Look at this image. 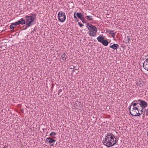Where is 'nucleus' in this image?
Listing matches in <instances>:
<instances>
[{
    "mask_svg": "<svg viewBox=\"0 0 148 148\" xmlns=\"http://www.w3.org/2000/svg\"><path fill=\"white\" fill-rule=\"evenodd\" d=\"M62 89H59V90L58 92V95H62V94H61L60 93L61 92H62Z\"/></svg>",
    "mask_w": 148,
    "mask_h": 148,
    "instance_id": "b1692460",
    "label": "nucleus"
},
{
    "mask_svg": "<svg viewBox=\"0 0 148 148\" xmlns=\"http://www.w3.org/2000/svg\"><path fill=\"white\" fill-rule=\"evenodd\" d=\"M112 148H117V147H113Z\"/></svg>",
    "mask_w": 148,
    "mask_h": 148,
    "instance_id": "c9c22d12",
    "label": "nucleus"
},
{
    "mask_svg": "<svg viewBox=\"0 0 148 148\" xmlns=\"http://www.w3.org/2000/svg\"><path fill=\"white\" fill-rule=\"evenodd\" d=\"M14 27H15L12 24L10 26V28L11 29H14Z\"/></svg>",
    "mask_w": 148,
    "mask_h": 148,
    "instance_id": "393cba45",
    "label": "nucleus"
},
{
    "mask_svg": "<svg viewBox=\"0 0 148 148\" xmlns=\"http://www.w3.org/2000/svg\"><path fill=\"white\" fill-rule=\"evenodd\" d=\"M58 18L61 22H64L66 19V15L65 13L62 11L60 12L58 14Z\"/></svg>",
    "mask_w": 148,
    "mask_h": 148,
    "instance_id": "39448f33",
    "label": "nucleus"
},
{
    "mask_svg": "<svg viewBox=\"0 0 148 148\" xmlns=\"http://www.w3.org/2000/svg\"><path fill=\"white\" fill-rule=\"evenodd\" d=\"M144 108H140V112H139V111H138L137 115H136V116H140L143 114V112H144V111H143Z\"/></svg>",
    "mask_w": 148,
    "mask_h": 148,
    "instance_id": "2eb2a0df",
    "label": "nucleus"
},
{
    "mask_svg": "<svg viewBox=\"0 0 148 148\" xmlns=\"http://www.w3.org/2000/svg\"><path fill=\"white\" fill-rule=\"evenodd\" d=\"M75 71H76V74H77V73H78V71H77L78 70V69H75Z\"/></svg>",
    "mask_w": 148,
    "mask_h": 148,
    "instance_id": "c756f323",
    "label": "nucleus"
},
{
    "mask_svg": "<svg viewBox=\"0 0 148 148\" xmlns=\"http://www.w3.org/2000/svg\"><path fill=\"white\" fill-rule=\"evenodd\" d=\"M116 139L115 136L112 133H110L106 136L103 141V145L109 147L112 146L116 144Z\"/></svg>",
    "mask_w": 148,
    "mask_h": 148,
    "instance_id": "f257e3e1",
    "label": "nucleus"
},
{
    "mask_svg": "<svg viewBox=\"0 0 148 148\" xmlns=\"http://www.w3.org/2000/svg\"><path fill=\"white\" fill-rule=\"evenodd\" d=\"M54 145V143H50V146H53Z\"/></svg>",
    "mask_w": 148,
    "mask_h": 148,
    "instance_id": "7c9ffc66",
    "label": "nucleus"
},
{
    "mask_svg": "<svg viewBox=\"0 0 148 148\" xmlns=\"http://www.w3.org/2000/svg\"><path fill=\"white\" fill-rule=\"evenodd\" d=\"M24 18L26 26L24 29H25L28 27L34 24V19L36 18V16L35 14H31L30 16H25Z\"/></svg>",
    "mask_w": 148,
    "mask_h": 148,
    "instance_id": "f03ea898",
    "label": "nucleus"
},
{
    "mask_svg": "<svg viewBox=\"0 0 148 148\" xmlns=\"http://www.w3.org/2000/svg\"><path fill=\"white\" fill-rule=\"evenodd\" d=\"M67 58V55L65 53H64L61 56V59L64 62L66 61Z\"/></svg>",
    "mask_w": 148,
    "mask_h": 148,
    "instance_id": "ddd939ff",
    "label": "nucleus"
},
{
    "mask_svg": "<svg viewBox=\"0 0 148 148\" xmlns=\"http://www.w3.org/2000/svg\"><path fill=\"white\" fill-rule=\"evenodd\" d=\"M75 68V67L73 66H71V69H74Z\"/></svg>",
    "mask_w": 148,
    "mask_h": 148,
    "instance_id": "2f4dec72",
    "label": "nucleus"
},
{
    "mask_svg": "<svg viewBox=\"0 0 148 148\" xmlns=\"http://www.w3.org/2000/svg\"><path fill=\"white\" fill-rule=\"evenodd\" d=\"M130 40V36H127L126 37H125V39L124 40V42L127 44L128 43Z\"/></svg>",
    "mask_w": 148,
    "mask_h": 148,
    "instance_id": "4468645a",
    "label": "nucleus"
},
{
    "mask_svg": "<svg viewBox=\"0 0 148 148\" xmlns=\"http://www.w3.org/2000/svg\"><path fill=\"white\" fill-rule=\"evenodd\" d=\"M119 46L117 44H114L110 46V47L114 50H116L118 49Z\"/></svg>",
    "mask_w": 148,
    "mask_h": 148,
    "instance_id": "9b49d317",
    "label": "nucleus"
},
{
    "mask_svg": "<svg viewBox=\"0 0 148 148\" xmlns=\"http://www.w3.org/2000/svg\"><path fill=\"white\" fill-rule=\"evenodd\" d=\"M143 66L145 70L148 71V58L144 61Z\"/></svg>",
    "mask_w": 148,
    "mask_h": 148,
    "instance_id": "0eeeda50",
    "label": "nucleus"
},
{
    "mask_svg": "<svg viewBox=\"0 0 148 148\" xmlns=\"http://www.w3.org/2000/svg\"><path fill=\"white\" fill-rule=\"evenodd\" d=\"M56 134V133L52 132L49 134V135L51 136L53 138H55V137H54V136H55Z\"/></svg>",
    "mask_w": 148,
    "mask_h": 148,
    "instance_id": "6ab92c4d",
    "label": "nucleus"
},
{
    "mask_svg": "<svg viewBox=\"0 0 148 148\" xmlns=\"http://www.w3.org/2000/svg\"><path fill=\"white\" fill-rule=\"evenodd\" d=\"M86 27L89 31L88 32V34L90 36H95L96 35V33L97 31V27L92 24L90 25L89 23H87L86 24Z\"/></svg>",
    "mask_w": 148,
    "mask_h": 148,
    "instance_id": "7ed1b4c3",
    "label": "nucleus"
},
{
    "mask_svg": "<svg viewBox=\"0 0 148 148\" xmlns=\"http://www.w3.org/2000/svg\"><path fill=\"white\" fill-rule=\"evenodd\" d=\"M75 71V70H74L72 71V72L73 73V72H74Z\"/></svg>",
    "mask_w": 148,
    "mask_h": 148,
    "instance_id": "473e14b6",
    "label": "nucleus"
},
{
    "mask_svg": "<svg viewBox=\"0 0 148 148\" xmlns=\"http://www.w3.org/2000/svg\"><path fill=\"white\" fill-rule=\"evenodd\" d=\"M139 82H137L136 83V85H139Z\"/></svg>",
    "mask_w": 148,
    "mask_h": 148,
    "instance_id": "72a5a7b5",
    "label": "nucleus"
},
{
    "mask_svg": "<svg viewBox=\"0 0 148 148\" xmlns=\"http://www.w3.org/2000/svg\"><path fill=\"white\" fill-rule=\"evenodd\" d=\"M17 23V22H16L15 23H12V24L13 25L16 26V25H18Z\"/></svg>",
    "mask_w": 148,
    "mask_h": 148,
    "instance_id": "a878e982",
    "label": "nucleus"
},
{
    "mask_svg": "<svg viewBox=\"0 0 148 148\" xmlns=\"http://www.w3.org/2000/svg\"><path fill=\"white\" fill-rule=\"evenodd\" d=\"M147 136L148 137V131L147 132Z\"/></svg>",
    "mask_w": 148,
    "mask_h": 148,
    "instance_id": "f704fd0d",
    "label": "nucleus"
},
{
    "mask_svg": "<svg viewBox=\"0 0 148 148\" xmlns=\"http://www.w3.org/2000/svg\"><path fill=\"white\" fill-rule=\"evenodd\" d=\"M144 83V82L143 81H140L139 82V85L140 86V87L142 86Z\"/></svg>",
    "mask_w": 148,
    "mask_h": 148,
    "instance_id": "412c9836",
    "label": "nucleus"
},
{
    "mask_svg": "<svg viewBox=\"0 0 148 148\" xmlns=\"http://www.w3.org/2000/svg\"><path fill=\"white\" fill-rule=\"evenodd\" d=\"M84 17H83L81 19H80L83 23H85L86 22L84 21Z\"/></svg>",
    "mask_w": 148,
    "mask_h": 148,
    "instance_id": "cd10ccee",
    "label": "nucleus"
},
{
    "mask_svg": "<svg viewBox=\"0 0 148 148\" xmlns=\"http://www.w3.org/2000/svg\"><path fill=\"white\" fill-rule=\"evenodd\" d=\"M140 103V108H145L147 106V102L144 100L141 99Z\"/></svg>",
    "mask_w": 148,
    "mask_h": 148,
    "instance_id": "423d86ee",
    "label": "nucleus"
},
{
    "mask_svg": "<svg viewBox=\"0 0 148 148\" xmlns=\"http://www.w3.org/2000/svg\"><path fill=\"white\" fill-rule=\"evenodd\" d=\"M78 24L80 26V27H82L83 26V24H82V23H81L80 22H78Z\"/></svg>",
    "mask_w": 148,
    "mask_h": 148,
    "instance_id": "bb28decb",
    "label": "nucleus"
},
{
    "mask_svg": "<svg viewBox=\"0 0 148 148\" xmlns=\"http://www.w3.org/2000/svg\"><path fill=\"white\" fill-rule=\"evenodd\" d=\"M141 101V99H139L138 100H135L133 102H132L131 103V106L134 105V104H136V105H135L136 106H138V107H140V103Z\"/></svg>",
    "mask_w": 148,
    "mask_h": 148,
    "instance_id": "6e6552de",
    "label": "nucleus"
},
{
    "mask_svg": "<svg viewBox=\"0 0 148 148\" xmlns=\"http://www.w3.org/2000/svg\"><path fill=\"white\" fill-rule=\"evenodd\" d=\"M87 19L89 21H91L92 20V17L90 16H86Z\"/></svg>",
    "mask_w": 148,
    "mask_h": 148,
    "instance_id": "aec40b11",
    "label": "nucleus"
},
{
    "mask_svg": "<svg viewBox=\"0 0 148 148\" xmlns=\"http://www.w3.org/2000/svg\"><path fill=\"white\" fill-rule=\"evenodd\" d=\"M97 39L98 41L102 43L103 40H104V38L103 36H99L97 38Z\"/></svg>",
    "mask_w": 148,
    "mask_h": 148,
    "instance_id": "f8f14e48",
    "label": "nucleus"
},
{
    "mask_svg": "<svg viewBox=\"0 0 148 148\" xmlns=\"http://www.w3.org/2000/svg\"><path fill=\"white\" fill-rule=\"evenodd\" d=\"M113 31L111 30H107V32L109 34H111L112 37L114 38H115V33H112V32H113Z\"/></svg>",
    "mask_w": 148,
    "mask_h": 148,
    "instance_id": "dca6fc26",
    "label": "nucleus"
},
{
    "mask_svg": "<svg viewBox=\"0 0 148 148\" xmlns=\"http://www.w3.org/2000/svg\"><path fill=\"white\" fill-rule=\"evenodd\" d=\"M144 113H145L148 116V108L145 109Z\"/></svg>",
    "mask_w": 148,
    "mask_h": 148,
    "instance_id": "5701e85b",
    "label": "nucleus"
},
{
    "mask_svg": "<svg viewBox=\"0 0 148 148\" xmlns=\"http://www.w3.org/2000/svg\"><path fill=\"white\" fill-rule=\"evenodd\" d=\"M135 105H136V104L132 106L131 104L129 108V110L132 116H136L138 111H140V107H138V106H136Z\"/></svg>",
    "mask_w": 148,
    "mask_h": 148,
    "instance_id": "20e7f679",
    "label": "nucleus"
},
{
    "mask_svg": "<svg viewBox=\"0 0 148 148\" xmlns=\"http://www.w3.org/2000/svg\"><path fill=\"white\" fill-rule=\"evenodd\" d=\"M75 12L74 15V17L75 18V20L77 21L78 22L79 21V19L77 18V16H75Z\"/></svg>",
    "mask_w": 148,
    "mask_h": 148,
    "instance_id": "4be33fe9",
    "label": "nucleus"
},
{
    "mask_svg": "<svg viewBox=\"0 0 148 148\" xmlns=\"http://www.w3.org/2000/svg\"><path fill=\"white\" fill-rule=\"evenodd\" d=\"M102 43L104 46H107L108 45L109 42L108 40L104 39Z\"/></svg>",
    "mask_w": 148,
    "mask_h": 148,
    "instance_id": "f3484780",
    "label": "nucleus"
},
{
    "mask_svg": "<svg viewBox=\"0 0 148 148\" xmlns=\"http://www.w3.org/2000/svg\"><path fill=\"white\" fill-rule=\"evenodd\" d=\"M18 25L20 24L24 25L26 23L25 21V19L23 18H21L20 20H19L18 21H17Z\"/></svg>",
    "mask_w": 148,
    "mask_h": 148,
    "instance_id": "9d476101",
    "label": "nucleus"
},
{
    "mask_svg": "<svg viewBox=\"0 0 148 148\" xmlns=\"http://www.w3.org/2000/svg\"><path fill=\"white\" fill-rule=\"evenodd\" d=\"M56 141V140H55L52 138H51L50 137H49L46 139V141L45 143H53Z\"/></svg>",
    "mask_w": 148,
    "mask_h": 148,
    "instance_id": "1a4fd4ad",
    "label": "nucleus"
},
{
    "mask_svg": "<svg viewBox=\"0 0 148 148\" xmlns=\"http://www.w3.org/2000/svg\"><path fill=\"white\" fill-rule=\"evenodd\" d=\"M76 16L80 19H81L83 17H82L83 14L77 12L76 13Z\"/></svg>",
    "mask_w": 148,
    "mask_h": 148,
    "instance_id": "a211bd4d",
    "label": "nucleus"
},
{
    "mask_svg": "<svg viewBox=\"0 0 148 148\" xmlns=\"http://www.w3.org/2000/svg\"><path fill=\"white\" fill-rule=\"evenodd\" d=\"M36 30L35 29H34L33 30H32L31 32V33H34Z\"/></svg>",
    "mask_w": 148,
    "mask_h": 148,
    "instance_id": "c85d7f7f",
    "label": "nucleus"
}]
</instances>
